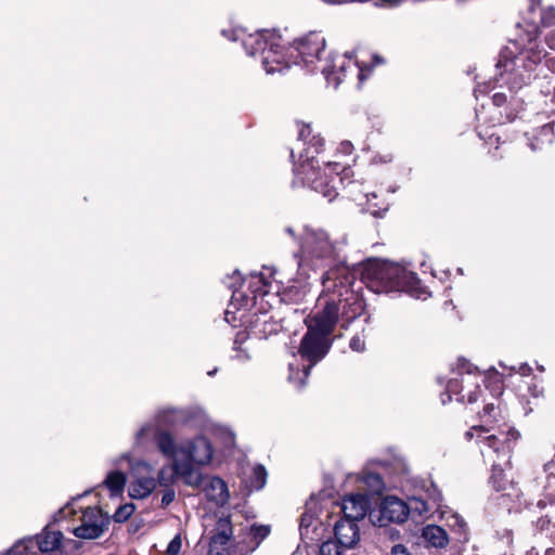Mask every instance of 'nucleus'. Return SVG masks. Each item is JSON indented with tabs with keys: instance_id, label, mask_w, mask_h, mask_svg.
Masks as SVG:
<instances>
[{
	"instance_id": "1",
	"label": "nucleus",
	"mask_w": 555,
	"mask_h": 555,
	"mask_svg": "<svg viewBox=\"0 0 555 555\" xmlns=\"http://www.w3.org/2000/svg\"><path fill=\"white\" fill-rule=\"evenodd\" d=\"M354 280L351 269L343 263L326 270L322 275L323 291L319 300L324 306L306 319L308 332L298 351L301 360L307 363L299 364L296 356L288 363V380L296 387L306 384L311 369L327 354L332 343L330 336L339 317L343 322L350 323L364 311V300L352 287Z\"/></svg>"
},
{
	"instance_id": "2",
	"label": "nucleus",
	"mask_w": 555,
	"mask_h": 555,
	"mask_svg": "<svg viewBox=\"0 0 555 555\" xmlns=\"http://www.w3.org/2000/svg\"><path fill=\"white\" fill-rule=\"evenodd\" d=\"M243 46L248 55L260 54L263 69L268 74L282 72L293 63L302 64L311 72L320 69L326 81L333 83L335 88L347 76V72L357 73L360 82L365 79L364 73L367 66L354 60L352 53L323 62L321 55L325 51V39L319 33H310L285 49L280 35L262 30L248 35L244 39Z\"/></svg>"
},
{
	"instance_id": "3",
	"label": "nucleus",
	"mask_w": 555,
	"mask_h": 555,
	"mask_svg": "<svg viewBox=\"0 0 555 555\" xmlns=\"http://www.w3.org/2000/svg\"><path fill=\"white\" fill-rule=\"evenodd\" d=\"M150 436L154 437L159 452L171 460L170 466H164L158 470L157 485L169 487L176 476L193 488L203 485L204 476L201 467L208 465L212 459V447L205 437L197 436L177 443L169 431L145 424L137 431L135 443L143 444Z\"/></svg>"
},
{
	"instance_id": "4",
	"label": "nucleus",
	"mask_w": 555,
	"mask_h": 555,
	"mask_svg": "<svg viewBox=\"0 0 555 555\" xmlns=\"http://www.w3.org/2000/svg\"><path fill=\"white\" fill-rule=\"evenodd\" d=\"M299 140L309 146L300 154L299 163L294 167L296 179L332 202L338 195L339 185L352 176V170L338 163H323L324 168H321L315 154L322 145V138L312 135V128L309 125L299 130Z\"/></svg>"
},
{
	"instance_id": "5",
	"label": "nucleus",
	"mask_w": 555,
	"mask_h": 555,
	"mask_svg": "<svg viewBox=\"0 0 555 555\" xmlns=\"http://www.w3.org/2000/svg\"><path fill=\"white\" fill-rule=\"evenodd\" d=\"M363 279L367 288L376 294L414 293L420 284L416 273L399 263L384 260L370 262L364 269Z\"/></svg>"
},
{
	"instance_id": "6",
	"label": "nucleus",
	"mask_w": 555,
	"mask_h": 555,
	"mask_svg": "<svg viewBox=\"0 0 555 555\" xmlns=\"http://www.w3.org/2000/svg\"><path fill=\"white\" fill-rule=\"evenodd\" d=\"M341 247L343 243L334 241L326 231L305 227L300 242L301 260L299 266L306 263L328 267L327 270L336 268L340 263L347 266L340 256Z\"/></svg>"
},
{
	"instance_id": "7",
	"label": "nucleus",
	"mask_w": 555,
	"mask_h": 555,
	"mask_svg": "<svg viewBox=\"0 0 555 555\" xmlns=\"http://www.w3.org/2000/svg\"><path fill=\"white\" fill-rule=\"evenodd\" d=\"M467 438L476 437L480 446L481 454L485 459L493 460L494 455L505 463L509 461V453L517 441L518 431L509 426L499 427L498 429L486 426H474L466 433Z\"/></svg>"
},
{
	"instance_id": "8",
	"label": "nucleus",
	"mask_w": 555,
	"mask_h": 555,
	"mask_svg": "<svg viewBox=\"0 0 555 555\" xmlns=\"http://www.w3.org/2000/svg\"><path fill=\"white\" fill-rule=\"evenodd\" d=\"M478 367L473 365L465 359H460L457 363V373L461 375V379L452 378L449 380L447 391L449 393V400L451 395H456V400L460 402L467 401L474 403L478 399L480 392V385L478 375Z\"/></svg>"
},
{
	"instance_id": "9",
	"label": "nucleus",
	"mask_w": 555,
	"mask_h": 555,
	"mask_svg": "<svg viewBox=\"0 0 555 555\" xmlns=\"http://www.w3.org/2000/svg\"><path fill=\"white\" fill-rule=\"evenodd\" d=\"M121 460L129 462L130 482L128 493L130 498L145 499L149 496L157 487L153 466L145 461H132L129 453L122 454L115 464H118Z\"/></svg>"
},
{
	"instance_id": "10",
	"label": "nucleus",
	"mask_w": 555,
	"mask_h": 555,
	"mask_svg": "<svg viewBox=\"0 0 555 555\" xmlns=\"http://www.w3.org/2000/svg\"><path fill=\"white\" fill-rule=\"evenodd\" d=\"M111 517L100 507L90 506L82 511L80 525L73 529V534L83 540L99 539L107 531Z\"/></svg>"
},
{
	"instance_id": "11",
	"label": "nucleus",
	"mask_w": 555,
	"mask_h": 555,
	"mask_svg": "<svg viewBox=\"0 0 555 555\" xmlns=\"http://www.w3.org/2000/svg\"><path fill=\"white\" fill-rule=\"evenodd\" d=\"M369 507L370 501L367 495L363 493L347 495L341 503V511L344 513L343 519H350L357 522L365 517Z\"/></svg>"
},
{
	"instance_id": "12",
	"label": "nucleus",
	"mask_w": 555,
	"mask_h": 555,
	"mask_svg": "<svg viewBox=\"0 0 555 555\" xmlns=\"http://www.w3.org/2000/svg\"><path fill=\"white\" fill-rule=\"evenodd\" d=\"M334 534L337 543L344 548L354 546L359 539L358 524L350 519H340L334 526Z\"/></svg>"
},
{
	"instance_id": "13",
	"label": "nucleus",
	"mask_w": 555,
	"mask_h": 555,
	"mask_svg": "<svg viewBox=\"0 0 555 555\" xmlns=\"http://www.w3.org/2000/svg\"><path fill=\"white\" fill-rule=\"evenodd\" d=\"M380 514L384 519L389 521L403 522L410 514V507L396 496H387L383 500Z\"/></svg>"
},
{
	"instance_id": "14",
	"label": "nucleus",
	"mask_w": 555,
	"mask_h": 555,
	"mask_svg": "<svg viewBox=\"0 0 555 555\" xmlns=\"http://www.w3.org/2000/svg\"><path fill=\"white\" fill-rule=\"evenodd\" d=\"M206 498L216 505H224L229 500V491L225 482L219 477H211L204 486Z\"/></svg>"
},
{
	"instance_id": "15",
	"label": "nucleus",
	"mask_w": 555,
	"mask_h": 555,
	"mask_svg": "<svg viewBox=\"0 0 555 555\" xmlns=\"http://www.w3.org/2000/svg\"><path fill=\"white\" fill-rule=\"evenodd\" d=\"M33 539L34 547L38 546L42 553H51L61 546L63 534L61 531L46 528L40 534H37Z\"/></svg>"
},
{
	"instance_id": "16",
	"label": "nucleus",
	"mask_w": 555,
	"mask_h": 555,
	"mask_svg": "<svg viewBox=\"0 0 555 555\" xmlns=\"http://www.w3.org/2000/svg\"><path fill=\"white\" fill-rule=\"evenodd\" d=\"M422 537L434 547H444L449 542L448 534L444 529L436 525H428L424 527Z\"/></svg>"
},
{
	"instance_id": "17",
	"label": "nucleus",
	"mask_w": 555,
	"mask_h": 555,
	"mask_svg": "<svg viewBox=\"0 0 555 555\" xmlns=\"http://www.w3.org/2000/svg\"><path fill=\"white\" fill-rule=\"evenodd\" d=\"M127 477L122 472L113 470L104 479V486L111 491L112 495H118L124 491Z\"/></svg>"
},
{
	"instance_id": "18",
	"label": "nucleus",
	"mask_w": 555,
	"mask_h": 555,
	"mask_svg": "<svg viewBox=\"0 0 555 555\" xmlns=\"http://www.w3.org/2000/svg\"><path fill=\"white\" fill-rule=\"evenodd\" d=\"M232 537V525L229 518H220L217 522L215 534L211 537L214 544L225 545Z\"/></svg>"
},
{
	"instance_id": "19",
	"label": "nucleus",
	"mask_w": 555,
	"mask_h": 555,
	"mask_svg": "<svg viewBox=\"0 0 555 555\" xmlns=\"http://www.w3.org/2000/svg\"><path fill=\"white\" fill-rule=\"evenodd\" d=\"M365 197H366L367 210L370 211V214L372 216L379 218V217H383L384 214L388 210L389 203H387L385 201H380V202L375 201L378 197V195L375 192L367 193L365 195Z\"/></svg>"
},
{
	"instance_id": "20",
	"label": "nucleus",
	"mask_w": 555,
	"mask_h": 555,
	"mask_svg": "<svg viewBox=\"0 0 555 555\" xmlns=\"http://www.w3.org/2000/svg\"><path fill=\"white\" fill-rule=\"evenodd\" d=\"M34 552V539L25 538L16 542L4 555H30Z\"/></svg>"
},
{
	"instance_id": "21",
	"label": "nucleus",
	"mask_w": 555,
	"mask_h": 555,
	"mask_svg": "<svg viewBox=\"0 0 555 555\" xmlns=\"http://www.w3.org/2000/svg\"><path fill=\"white\" fill-rule=\"evenodd\" d=\"M490 483L496 491H505L507 481L504 479V473L501 463H493Z\"/></svg>"
},
{
	"instance_id": "22",
	"label": "nucleus",
	"mask_w": 555,
	"mask_h": 555,
	"mask_svg": "<svg viewBox=\"0 0 555 555\" xmlns=\"http://www.w3.org/2000/svg\"><path fill=\"white\" fill-rule=\"evenodd\" d=\"M442 517H446L447 525L457 533H464L466 530V522L456 513L441 512Z\"/></svg>"
},
{
	"instance_id": "23",
	"label": "nucleus",
	"mask_w": 555,
	"mask_h": 555,
	"mask_svg": "<svg viewBox=\"0 0 555 555\" xmlns=\"http://www.w3.org/2000/svg\"><path fill=\"white\" fill-rule=\"evenodd\" d=\"M267 481V472L262 465H256L253 469L250 477V487L260 490L264 487Z\"/></svg>"
},
{
	"instance_id": "24",
	"label": "nucleus",
	"mask_w": 555,
	"mask_h": 555,
	"mask_svg": "<svg viewBox=\"0 0 555 555\" xmlns=\"http://www.w3.org/2000/svg\"><path fill=\"white\" fill-rule=\"evenodd\" d=\"M134 509L135 506L132 503H126L124 505H120L113 515L114 521L125 522L134 513Z\"/></svg>"
},
{
	"instance_id": "25",
	"label": "nucleus",
	"mask_w": 555,
	"mask_h": 555,
	"mask_svg": "<svg viewBox=\"0 0 555 555\" xmlns=\"http://www.w3.org/2000/svg\"><path fill=\"white\" fill-rule=\"evenodd\" d=\"M269 532L270 528L268 526H251L249 529V535L255 543L253 548L257 547Z\"/></svg>"
},
{
	"instance_id": "26",
	"label": "nucleus",
	"mask_w": 555,
	"mask_h": 555,
	"mask_svg": "<svg viewBox=\"0 0 555 555\" xmlns=\"http://www.w3.org/2000/svg\"><path fill=\"white\" fill-rule=\"evenodd\" d=\"M340 548L343 547L337 541H325L320 546L319 555H341Z\"/></svg>"
},
{
	"instance_id": "27",
	"label": "nucleus",
	"mask_w": 555,
	"mask_h": 555,
	"mask_svg": "<svg viewBox=\"0 0 555 555\" xmlns=\"http://www.w3.org/2000/svg\"><path fill=\"white\" fill-rule=\"evenodd\" d=\"M408 506L410 507V513L415 512L420 516H423L430 511L428 503L421 499L411 500L410 503L408 504Z\"/></svg>"
},
{
	"instance_id": "28",
	"label": "nucleus",
	"mask_w": 555,
	"mask_h": 555,
	"mask_svg": "<svg viewBox=\"0 0 555 555\" xmlns=\"http://www.w3.org/2000/svg\"><path fill=\"white\" fill-rule=\"evenodd\" d=\"M546 56V52L544 49H535L533 47L529 48L527 59L532 63H539L542 59Z\"/></svg>"
},
{
	"instance_id": "29",
	"label": "nucleus",
	"mask_w": 555,
	"mask_h": 555,
	"mask_svg": "<svg viewBox=\"0 0 555 555\" xmlns=\"http://www.w3.org/2000/svg\"><path fill=\"white\" fill-rule=\"evenodd\" d=\"M182 546L180 535H176L168 544L166 555H179Z\"/></svg>"
},
{
	"instance_id": "30",
	"label": "nucleus",
	"mask_w": 555,
	"mask_h": 555,
	"mask_svg": "<svg viewBox=\"0 0 555 555\" xmlns=\"http://www.w3.org/2000/svg\"><path fill=\"white\" fill-rule=\"evenodd\" d=\"M541 23L543 26H551L555 23V9L548 8L541 13Z\"/></svg>"
},
{
	"instance_id": "31",
	"label": "nucleus",
	"mask_w": 555,
	"mask_h": 555,
	"mask_svg": "<svg viewBox=\"0 0 555 555\" xmlns=\"http://www.w3.org/2000/svg\"><path fill=\"white\" fill-rule=\"evenodd\" d=\"M351 350L357 352H363L365 350V340L361 335H356L351 338L349 344Z\"/></svg>"
},
{
	"instance_id": "32",
	"label": "nucleus",
	"mask_w": 555,
	"mask_h": 555,
	"mask_svg": "<svg viewBox=\"0 0 555 555\" xmlns=\"http://www.w3.org/2000/svg\"><path fill=\"white\" fill-rule=\"evenodd\" d=\"M175 498H176L175 490L171 488L166 489L162 496V506L163 507L168 506L170 503L173 502Z\"/></svg>"
},
{
	"instance_id": "33",
	"label": "nucleus",
	"mask_w": 555,
	"mask_h": 555,
	"mask_svg": "<svg viewBox=\"0 0 555 555\" xmlns=\"http://www.w3.org/2000/svg\"><path fill=\"white\" fill-rule=\"evenodd\" d=\"M496 410L498 408L494 405V403H487L483 408V414L482 417L489 416L495 420L496 417Z\"/></svg>"
},
{
	"instance_id": "34",
	"label": "nucleus",
	"mask_w": 555,
	"mask_h": 555,
	"mask_svg": "<svg viewBox=\"0 0 555 555\" xmlns=\"http://www.w3.org/2000/svg\"><path fill=\"white\" fill-rule=\"evenodd\" d=\"M391 555H412L403 544H395L391 547Z\"/></svg>"
},
{
	"instance_id": "35",
	"label": "nucleus",
	"mask_w": 555,
	"mask_h": 555,
	"mask_svg": "<svg viewBox=\"0 0 555 555\" xmlns=\"http://www.w3.org/2000/svg\"><path fill=\"white\" fill-rule=\"evenodd\" d=\"M507 101V95L505 93H494L492 96V102L495 106H502Z\"/></svg>"
},
{
	"instance_id": "36",
	"label": "nucleus",
	"mask_w": 555,
	"mask_h": 555,
	"mask_svg": "<svg viewBox=\"0 0 555 555\" xmlns=\"http://www.w3.org/2000/svg\"><path fill=\"white\" fill-rule=\"evenodd\" d=\"M365 481L366 482H370L372 486H374L376 489L379 488V486L382 485V480H380V477L379 475L377 474H369L365 478Z\"/></svg>"
},
{
	"instance_id": "37",
	"label": "nucleus",
	"mask_w": 555,
	"mask_h": 555,
	"mask_svg": "<svg viewBox=\"0 0 555 555\" xmlns=\"http://www.w3.org/2000/svg\"><path fill=\"white\" fill-rule=\"evenodd\" d=\"M550 524H551V520L547 517H541L537 521V528L540 531H544L545 529H550Z\"/></svg>"
},
{
	"instance_id": "38",
	"label": "nucleus",
	"mask_w": 555,
	"mask_h": 555,
	"mask_svg": "<svg viewBox=\"0 0 555 555\" xmlns=\"http://www.w3.org/2000/svg\"><path fill=\"white\" fill-rule=\"evenodd\" d=\"M555 503V494L554 493H547V502L545 500H539L537 503V506L539 508H544L546 505Z\"/></svg>"
},
{
	"instance_id": "39",
	"label": "nucleus",
	"mask_w": 555,
	"mask_h": 555,
	"mask_svg": "<svg viewBox=\"0 0 555 555\" xmlns=\"http://www.w3.org/2000/svg\"><path fill=\"white\" fill-rule=\"evenodd\" d=\"M546 43L547 46L555 50V30L551 31L546 37Z\"/></svg>"
},
{
	"instance_id": "40",
	"label": "nucleus",
	"mask_w": 555,
	"mask_h": 555,
	"mask_svg": "<svg viewBox=\"0 0 555 555\" xmlns=\"http://www.w3.org/2000/svg\"><path fill=\"white\" fill-rule=\"evenodd\" d=\"M256 276H257V278H259V279H260V281H262V283H263V288H266V287L268 286V281L266 280V278H264V276L262 278V275H261V274H259V275L257 274ZM266 292H267V291H266V289H263V293H266Z\"/></svg>"
},
{
	"instance_id": "41",
	"label": "nucleus",
	"mask_w": 555,
	"mask_h": 555,
	"mask_svg": "<svg viewBox=\"0 0 555 555\" xmlns=\"http://www.w3.org/2000/svg\"><path fill=\"white\" fill-rule=\"evenodd\" d=\"M242 296H243V294L240 291L235 289L233 292L232 299L236 300V299H238V297H242Z\"/></svg>"
},
{
	"instance_id": "42",
	"label": "nucleus",
	"mask_w": 555,
	"mask_h": 555,
	"mask_svg": "<svg viewBox=\"0 0 555 555\" xmlns=\"http://www.w3.org/2000/svg\"><path fill=\"white\" fill-rule=\"evenodd\" d=\"M341 146L345 152H349L351 144L349 142H345L341 144Z\"/></svg>"
},
{
	"instance_id": "43",
	"label": "nucleus",
	"mask_w": 555,
	"mask_h": 555,
	"mask_svg": "<svg viewBox=\"0 0 555 555\" xmlns=\"http://www.w3.org/2000/svg\"><path fill=\"white\" fill-rule=\"evenodd\" d=\"M285 232H286L288 235H291V236H295V231H294V229H293L292 227H287V228L285 229Z\"/></svg>"
},
{
	"instance_id": "44",
	"label": "nucleus",
	"mask_w": 555,
	"mask_h": 555,
	"mask_svg": "<svg viewBox=\"0 0 555 555\" xmlns=\"http://www.w3.org/2000/svg\"><path fill=\"white\" fill-rule=\"evenodd\" d=\"M529 371H530V367H528L527 365H522V366L520 367V373H521L522 375H526Z\"/></svg>"
},
{
	"instance_id": "45",
	"label": "nucleus",
	"mask_w": 555,
	"mask_h": 555,
	"mask_svg": "<svg viewBox=\"0 0 555 555\" xmlns=\"http://www.w3.org/2000/svg\"><path fill=\"white\" fill-rule=\"evenodd\" d=\"M544 555H555V548L553 547H550L545 551V554Z\"/></svg>"
},
{
	"instance_id": "46",
	"label": "nucleus",
	"mask_w": 555,
	"mask_h": 555,
	"mask_svg": "<svg viewBox=\"0 0 555 555\" xmlns=\"http://www.w3.org/2000/svg\"><path fill=\"white\" fill-rule=\"evenodd\" d=\"M382 1L385 2V3H388V4H397L401 0H382Z\"/></svg>"
},
{
	"instance_id": "47",
	"label": "nucleus",
	"mask_w": 555,
	"mask_h": 555,
	"mask_svg": "<svg viewBox=\"0 0 555 555\" xmlns=\"http://www.w3.org/2000/svg\"><path fill=\"white\" fill-rule=\"evenodd\" d=\"M531 2H532V4H531V8H530V9H531V11H533V10H534V4H535V3H537V4H540L541 0H531Z\"/></svg>"
},
{
	"instance_id": "48",
	"label": "nucleus",
	"mask_w": 555,
	"mask_h": 555,
	"mask_svg": "<svg viewBox=\"0 0 555 555\" xmlns=\"http://www.w3.org/2000/svg\"><path fill=\"white\" fill-rule=\"evenodd\" d=\"M374 64H379L382 63V59H379L378 56H374Z\"/></svg>"
},
{
	"instance_id": "49",
	"label": "nucleus",
	"mask_w": 555,
	"mask_h": 555,
	"mask_svg": "<svg viewBox=\"0 0 555 555\" xmlns=\"http://www.w3.org/2000/svg\"><path fill=\"white\" fill-rule=\"evenodd\" d=\"M216 372H217V369H215V370H212V371H209V372H208V375L212 376L214 374H216Z\"/></svg>"
},
{
	"instance_id": "50",
	"label": "nucleus",
	"mask_w": 555,
	"mask_h": 555,
	"mask_svg": "<svg viewBox=\"0 0 555 555\" xmlns=\"http://www.w3.org/2000/svg\"><path fill=\"white\" fill-rule=\"evenodd\" d=\"M233 441V437L232 435L229 436V442H232Z\"/></svg>"
}]
</instances>
